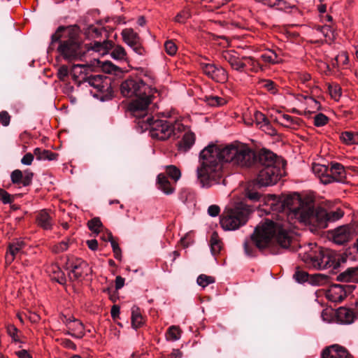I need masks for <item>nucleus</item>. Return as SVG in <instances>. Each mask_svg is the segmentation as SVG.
Masks as SVG:
<instances>
[{
	"instance_id": "1",
	"label": "nucleus",
	"mask_w": 358,
	"mask_h": 358,
	"mask_svg": "<svg viewBox=\"0 0 358 358\" xmlns=\"http://www.w3.org/2000/svg\"><path fill=\"white\" fill-rule=\"evenodd\" d=\"M200 166L196 169L197 179L202 187H209L220 182L223 162L257 170V178L249 182L245 189V196L251 202L263 201L269 210L285 212L292 218L310 226L311 231L325 229L329 222L340 220L344 215L341 209L328 212L322 207H315L302 200L300 195L277 197L270 195L266 199L264 187L275 184L282 175V161L272 152L262 149L256 152L248 145L235 143L227 145L210 144L199 154Z\"/></svg>"
},
{
	"instance_id": "54",
	"label": "nucleus",
	"mask_w": 358,
	"mask_h": 358,
	"mask_svg": "<svg viewBox=\"0 0 358 358\" xmlns=\"http://www.w3.org/2000/svg\"><path fill=\"white\" fill-rule=\"evenodd\" d=\"M115 48V44L111 41H104L103 42V54L107 53L108 50Z\"/></svg>"
},
{
	"instance_id": "59",
	"label": "nucleus",
	"mask_w": 358,
	"mask_h": 358,
	"mask_svg": "<svg viewBox=\"0 0 358 358\" xmlns=\"http://www.w3.org/2000/svg\"><path fill=\"white\" fill-rule=\"evenodd\" d=\"M335 287L341 288L346 296L348 294L350 293L353 289H355V286H349V285H334Z\"/></svg>"
},
{
	"instance_id": "5",
	"label": "nucleus",
	"mask_w": 358,
	"mask_h": 358,
	"mask_svg": "<svg viewBox=\"0 0 358 358\" xmlns=\"http://www.w3.org/2000/svg\"><path fill=\"white\" fill-rule=\"evenodd\" d=\"M341 259L343 262L345 261L339 255L334 253L329 250L322 248H317L315 250L305 252L302 257L303 262L310 264L318 269H325L327 268L336 269L340 266Z\"/></svg>"
},
{
	"instance_id": "25",
	"label": "nucleus",
	"mask_w": 358,
	"mask_h": 358,
	"mask_svg": "<svg viewBox=\"0 0 358 358\" xmlns=\"http://www.w3.org/2000/svg\"><path fill=\"white\" fill-rule=\"evenodd\" d=\"M224 58L230 64L234 69L237 71H243L246 65L245 63L242 62L238 57L230 53L224 55Z\"/></svg>"
},
{
	"instance_id": "43",
	"label": "nucleus",
	"mask_w": 358,
	"mask_h": 358,
	"mask_svg": "<svg viewBox=\"0 0 358 358\" xmlns=\"http://www.w3.org/2000/svg\"><path fill=\"white\" fill-rule=\"evenodd\" d=\"M166 53L171 56L174 55L177 52V46L172 41H167L164 44Z\"/></svg>"
},
{
	"instance_id": "23",
	"label": "nucleus",
	"mask_w": 358,
	"mask_h": 358,
	"mask_svg": "<svg viewBox=\"0 0 358 358\" xmlns=\"http://www.w3.org/2000/svg\"><path fill=\"white\" fill-rule=\"evenodd\" d=\"M34 154L38 160H55L57 159L58 154L52 152L50 150H43L40 148H36L34 150Z\"/></svg>"
},
{
	"instance_id": "39",
	"label": "nucleus",
	"mask_w": 358,
	"mask_h": 358,
	"mask_svg": "<svg viewBox=\"0 0 358 358\" xmlns=\"http://www.w3.org/2000/svg\"><path fill=\"white\" fill-rule=\"evenodd\" d=\"M259 89L266 88V90H275L277 85L271 80H259L257 82Z\"/></svg>"
},
{
	"instance_id": "58",
	"label": "nucleus",
	"mask_w": 358,
	"mask_h": 358,
	"mask_svg": "<svg viewBox=\"0 0 358 358\" xmlns=\"http://www.w3.org/2000/svg\"><path fill=\"white\" fill-rule=\"evenodd\" d=\"M307 104L309 105L310 107L316 110H319L320 108L319 102L312 97H309L308 99Z\"/></svg>"
},
{
	"instance_id": "6",
	"label": "nucleus",
	"mask_w": 358,
	"mask_h": 358,
	"mask_svg": "<svg viewBox=\"0 0 358 358\" xmlns=\"http://www.w3.org/2000/svg\"><path fill=\"white\" fill-rule=\"evenodd\" d=\"M57 51L64 59L69 62L81 59L85 55L81 43L73 34H69L67 39L61 42Z\"/></svg>"
},
{
	"instance_id": "57",
	"label": "nucleus",
	"mask_w": 358,
	"mask_h": 358,
	"mask_svg": "<svg viewBox=\"0 0 358 358\" xmlns=\"http://www.w3.org/2000/svg\"><path fill=\"white\" fill-rule=\"evenodd\" d=\"M275 7L279 10H285L290 8L289 4L285 0H277Z\"/></svg>"
},
{
	"instance_id": "51",
	"label": "nucleus",
	"mask_w": 358,
	"mask_h": 358,
	"mask_svg": "<svg viewBox=\"0 0 358 358\" xmlns=\"http://www.w3.org/2000/svg\"><path fill=\"white\" fill-rule=\"evenodd\" d=\"M335 60L336 62L332 63L333 66H335L336 64L338 65V64L341 62H343V64H345L348 62V57L345 53L343 52L342 54L338 55L335 58Z\"/></svg>"
},
{
	"instance_id": "3",
	"label": "nucleus",
	"mask_w": 358,
	"mask_h": 358,
	"mask_svg": "<svg viewBox=\"0 0 358 358\" xmlns=\"http://www.w3.org/2000/svg\"><path fill=\"white\" fill-rule=\"evenodd\" d=\"M251 241H245L243 245L248 257L255 255V248L259 250L268 248L273 255L280 254L289 248L292 239L287 233V223L266 219L264 223L255 227Z\"/></svg>"
},
{
	"instance_id": "33",
	"label": "nucleus",
	"mask_w": 358,
	"mask_h": 358,
	"mask_svg": "<svg viewBox=\"0 0 358 358\" xmlns=\"http://www.w3.org/2000/svg\"><path fill=\"white\" fill-rule=\"evenodd\" d=\"M180 337V331L178 327L171 326L166 332V338L168 340L176 341Z\"/></svg>"
},
{
	"instance_id": "11",
	"label": "nucleus",
	"mask_w": 358,
	"mask_h": 358,
	"mask_svg": "<svg viewBox=\"0 0 358 358\" xmlns=\"http://www.w3.org/2000/svg\"><path fill=\"white\" fill-rule=\"evenodd\" d=\"M34 173L29 169L22 172L20 169H15L10 173L11 182L15 185L22 184L24 187L29 186L32 182Z\"/></svg>"
},
{
	"instance_id": "38",
	"label": "nucleus",
	"mask_w": 358,
	"mask_h": 358,
	"mask_svg": "<svg viewBox=\"0 0 358 358\" xmlns=\"http://www.w3.org/2000/svg\"><path fill=\"white\" fill-rule=\"evenodd\" d=\"M57 76L59 79L63 82L66 83L69 81V69L66 65H62L58 69Z\"/></svg>"
},
{
	"instance_id": "49",
	"label": "nucleus",
	"mask_w": 358,
	"mask_h": 358,
	"mask_svg": "<svg viewBox=\"0 0 358 358\" xmlns=\"http://www.w3.org/2000/svg\"><path fill=\"white\" fill-rule=\"evenodd\" d=\"M190 13L187 10L180 12L175 18L176 22L179 23H185L186 20L190 17Z\"/></svg>"
},
{
	"instance_id": "45",
	"label": "nucleus",
	"mask_w": 358,
	"mask_h": 358,
	"mask_svg": "<svg viewBox=\"0 0 358 358\" xmlns=\"http://www.w3.org/2000/svg\"><path fill=\"white\" fill-rule=\"evenodd\" d=\"M85 34L91 36L99 37L101 35V30L94 27L93 24H90L87 27Z\"/></svg>"
},
{
	"instance_id": "28",
	"label": "nucleus",
	"mask_w": 358,
	"mask_h": 358,
	"mask_svg": "<svg viewBox=\"0 0 358 358\" xmlns=\"http://www.w3.org/2000/svg\"><path fill=\"white\" fill-rule=\"evenodd\" d=\"M204 101L210 106H221L226 103L224 99L217 96H206L203 99Z\"/></svg>"
},
{
	"instance_id": "15",
	"label": "nucleus",
	"mask_w": 358,
	"mask_h": 358,
	"mask_svg": "<svg viewBox=\"0 0 358 358\" xmlns=\"http://www.w3.org/2000/svg\"><path fill=\"white\" fill-rule=\"evenodd\" d=\"M36 222L37 224L45 230H50L52 227V219L46 210L36 213Z\"/></svg>"
},
{
	"instance_id": "37",
	"label": "nucleus",
	"mask_w": 358,
	"mask_h": 358,
	"mask_svg": "<svg viewBox=\"0 0 358 358\" xmlns=\"http://www.w3.org/2000/svg\"><path fill=\"white\" fill-rule=\"evenodd\" d=\"M166 173L175 181L178 180L181 176V173L180 170L173 165L168 166L166 167Z\"/></svg>"
},
{
	"instance_id": "55",
	"label": "nucleus",
	"mask_w": 358,
	"mask_h": 358,
	"mask_svg": "<svg viewBox=\"0 0 358 358\" xmlns=\"http://www.w3.org/2000/svg\"><path fill=\"white\" fill-rule=\"evenodd\" d=\"M133 50L139 55H143L145 54V49L141 45V43H137L136 45L130 46Z\"/></svg>"
},
{
	"instance_id": "16",
	"label": "nucleus",
	"mask_w": 358,
	"mask_h": 358,
	"mask_svg": "<svg viewBox=\"0 0 358 358\" xmlns=\"http://www.w3.org/2000/svg\"><path fill=\"white\" fill-rule=\"evenodd\" d=\"M341 282H358V267H350L341 273L336 278Z\"/></svg>"
},
{
	"instance_id": "60",
	"label": "nucleus",
	"mask_w": 358,
	"mask_h": 358,
	"mask_svg": "<svg viewBox=\"0 0 358 358\" xmlns=\"http://www.w3.org/2000/svg\"><path fill=\"white\" fill-rule=\"evenodd\" d=\"M124 285V278L121 276H117L115 279V289H120Z\"/></svg>"
},
{
	"instance_id": "19",
	"label": "nucleus",
	"mask_w": 358,
	"mask_h": 358,
	"mask_svg": "<svg viewBox=\"0 0 358 358\" xmlns=\"http://www.w3.org/2000/svg\"><path fill=\"white\" fill-rule=\"evenodd\" d=\"M123 41L129 46L136 45L137 43L141 42V38L138 34L135 32L132 29H124L122 31Z\"/></svg>"
},
{
	"instance_id": "4",
	"label": "nucleus",
	"mask_w": 358,
	"mask_h": 358,
	"mask_svg": "<svg viewBox=\"0 0 358 358\" xmlns=\"http://www.w3.org/2000/svg\"><path fill=\"white\" fill-rule=\"evenodd\" d=\"M252 211V207L244 201L236 203L233 207L224 210L220 217V224L224 230L237 229L246 224Z\"/></svg>"
},
{
	"instance_id": "13",
	"label": "nucleus",
	"mask_w": 358,
	"mask_h": 358,
	"mask_svg": "<svg viewBox=\"0 0 358 358\" xmlns=\"http://www.w3.org/2000/svg\"><path fill=\"white\" fill-rule=\"evenodd\" d=\"M337 320L341 324H351L356 318V315L352 309L340 307L336 310Z\"/></svg>"
},
{
	"instance_id": "32",
	"label": "nucleus",
	"mask_w": 358,
	"mask_h": 358,
	"mask_svg": "<svg viewBox=\"0 0 358 358\" xmlns=\"http://www.w3.org/2000/svg\"><path fill=\"white\" fill-rule=\"evenodd\" d=\"M282 117L285 122H280V124L287 127H290L292 125H299L301 122L299 118L292 117L289 115L284 114Z\"/></svg>"
},
{
	"instance_id": "64",
	"label": "nucleus",
	"mask_w": 358,
	"mask_h": 358,
	"mask_svg": "<svg viewBox=\"0 0 358 358\" xmlns=\"http://www.w3.org/2000/svg\"><path fill=\"white\" fill-rule=\"evenodd\" d=\"M182 356V353L178 349H174L169 355L170 358H181Z\"/></svg>"
},
{
	"instance_id": "53",
	"label": "nucleus",
	"mask_w": 358,
	"mask_h": 358,
	"mask_svg": "<svg viewBox=\"0 0 358 358\" xmlns=\"http://www.w3.org/2000/svg\"><path fill=\"white\" fill-rule=\"evenodd\" d=\"M220 208L217 205H211L208 208V213L211 217H215L219 215Z\"/></svg>"
},
{
	"instance_id": "46",
	"label": "nucleus",
	"mask_w": 358,
	"mask_h": 358,
	"mask_svg": "<svg viewBox=\"0 0 358 358\" xmlns=\"http://www.w3.org/2000/svg\"><path fill=\"white\" fill-rule=\"evenodd\" d=\"M0 200L5 204L11 203L13 201V196L3 189H0Z\"/></svg>"
},
{
	"instance_id": "61",
	"label": "nucleus",
	"mask_w": 358,
	"mask_h": 358,
	"mask_svg": "<svg viewBox=\"0 0 358 358\" xmlns=\"http://www.w3.org/2000/svg\"><path fill=\"white\" fill-rule=\"evenodd\" d=\"M111 317L115 320L119 317L120 314V307L117 305L113 306L111 310H110Z\"/></svg>"
},
{
	"instance_id": "21",
	"label": "nucleus",
	"mask_w": 358,
	"mask_h": 358,
	"mask_svg": "<svg viewBox=\"0 0 358 358\" xmlns=\"http://www.w3.org/2000/svg\"><path fill=\"white\" fill-rule=\"evenodd\" d=\"M66 29V27L64 26H59L56 31L51 36V41L48 48L47 52L48 54L51 53L55 49V43L63 42L62 38H63V32Z\"/></svg>"
},
{
	"instance_id": "31",
	"label": "nucleus",
	"mask_w": 358,
	"mask_h": 358,
	"mask_svg": "<svg viewBox=\"0 0 358 358\" xmlns=\"http://www.w3.org/2000/svg\"><path fill=\"white\" fill-rule=\"evenodd\" d=\"M87 226L90 231L98 234L100 231V229L103 227V224L99 217H94L88 221Z\"/></svg>"
},
{
	"instance_id": "17",
	"label": "nucleus",
	"mask_w": 358,
	"mask_h": 358,
	"mask_svg": "<svg viewBox=\"0 0 358 358\" xmlns=\"http://www.w3.org/2000/svg\"><path fill=\"white\" fill-rule=\"evenodd\" d=\"M71 273L73 274V279L78 280L83 276L85 270L88 267V264L86 262L78 259L71 264Z\"/></svg>"
},
{
	"instance_id": "35",
	"label": "nucleus",
	"mask_w": 358,
	"mask_h": 358,
	"mask_svg": "<svg viewBox=\"0 0 358 358\" xmlns=\"http://www.w3.org/2000/svg\"><path fill=\"white\" fill-rule=\"evenodd\" d=\"M126 55L127 53L124 48L119 45L115 46L111 53L112 57L115 59H122L126 57Z\"/></svg>"
},
{
	"instance_id": "18",
	"label": "nucleus",
	"mask_w": 358,
	"mask_h": 358,
	"mask_svg": "<svg viewBox=\"0 0 358 358\" xmlns=\"http://www.w3.org/2000/svg\"><path fill=\"white\" fill-rule=\"evenodd\" d=\"M195 134L192 131L186 132L178 143V150L181 152L188 151L195 143Z\"/></svg>"
},
{
	"instance_id": "56",
	"label": "nucleus",
	"mask_w": 358,
	"mask_h": 358,
	"mask_svg": "<svg viewBox=\"0 0 358 358\" xmlns=\"http://www.w3.org/2000/svg\"><path fill=\"white\" fill-rule=\"evenodd\" d=\"M108 241L110 242V245H111V247L113 248V250H117L118 249H120L118 243H117V241L114 239L113 236V234L111 232H108Z\"/></svg>"
},
{
	"instance_id": "22",
	"label": "nucleus",
	"mask_w": 358,
	"mask_h": 358,
	"mask_svg": "<svg viewBox=\"0 0 358 358\" xmlns=\"http://www.w3.org/2000/svg\"><path fill=\"white\" fill-rule=\"evenodd\" d=\"M157 185L158 188L162 190L164 193L166 194H172L175 189L171 185V183L169 180H168L167 177L163 174L160 173L157 176Z\"/></svg>"
},
{
	"instance_id": "52",
	"label": "nucleus",
	"mask_w": 358,
	"mask_h": 358,
	"mask_svg": "<svg viewBox=\"0 0 358 358\" xmlns=\"http://www.w3.org/2000/svg\"><path fill=\"white\" fill-rule=\"evenodd\" d=\"M34 154L28 152L21 159V163L24 165H31L34 160Z\"/></svg>"
},
{
	"instance_id": "63",
	"label": "nucleus",
	"mask_w": 358,
	"mask_h": 358,
	"mask_svg": "<svg viewBox=\"0 0 358 358\" xmlns=\"http://www.w3.org/2000/svg\"><path fill=\"white\" fill-rule=\"evenodd\" d=\"M19 358H32L26 350H22L16 352Z\"/></svg>"
},
{
	"instance_id": "2",
	"label": "nucleus",
	"mask_w": 358,
	"mask_h": 358,
	"mask_svg": "<svg viewBox=\"0 0 358 358\" xmlns=\"http://www.w3.org/2000/svg\"><path fill=\"white\" fill-rule=\"evenodd\" d=\"M124 96H130L128 110L136 117L138 131L143 132L150 129L153 138L165 141L175 136V127L166 120H154L147 117L148 106L152 103V95L147 94L145 91H120Z\"/></svg>"
},
{
	"instance_id": "36",
	"label": "nucleus",
	"mask_w": 358,
	"mask_h": 358,
	"mask_svg": "<svg viewBox=\"0 0 358 358\" xmlns=\"http://www.w3.org/2000/svg\"><path fill=\"white\" fill-rule=\"evenodd\" d=\"M254 121L256 122L257 125H260V127L268 126L269 124L267 117L259 111H256L255 113Z\"/></svg>"
},
{
	"instance_id": "8",
	"label": "nucleus",
	"mask_w": 358,
	"mask_h": 358,
	"mask_svg": "<svg viewBox=\"0 0 358 358\" xmlns=\"http://www.w3.org/2000/svg\"><path fill=\"white\" fill-rule=\"evenodd\" d=\"M294 278L299 283L308 281L310 284L315 285H322L327 280V275L320 273L310 275L306 271L299 268L296 269Z\"/></svg>"
},
{
	"instance_id": "26",
	"label": "nucleus",
	"mask_w": 358,
	"mask_h": 358,
	"mask_svg": "<svg viewBox=\"0 0 358 358\" xmlns=\"http://www.w3.org/2000/svg\"><path fill=\"white\" fill-rule=\"evenodd\" d=\"M115 91H90L92 96L101 101H106L112 99Z\"/></svg>"
},
{
	"instance_id": "20",
	"label": "nucleus",
	"mask_w": 358,
	"mask_h": 358,
	"mask_svg": "<svg viewBox=\"0 0 358 358\" xmlns=\"http://www.w3.org/2000/svg\"><path fill=\"white\" fill-rule=\"evenodd\" d=\"M146 84L145 83L141 80V78H130L126 80L121 85L120 90H141L142 88H145Z\"/></svg>"
},
{
	"instance_id": "48",
	"label": "nucleus",
	"mask_w": 358,
	"mask_h": 358,
	"mask_svg": "<svg viewBox=\"0 0 358 358\" xmlns=\"http://www.w3.org/2000/svg\"><path fill=\"white\" fill-rule=\"evenodd\" d=\"M71 243L72 242L70 239H68L66 241H62L55 247L54 250L57 253L62 252L68 249L69 244Z\"/></svg>"
},
{
	"instance_id": "62",
	"label": "nucleus",
	"mask_w": 358,
	"mask_h": 358,
	"mask_svg": "<svg viewBox=\"0 0 358 358\" xmlns=\"http://www.w3.org/2000/svg\"><path fill=\"white\" fill-rule=\"evenodd\" d=\"M87 245L88 248L92 250H96L98 248V242L96 239H92L87 241Z\"/></svg>"
},
{
	"instance_id": "50",
	"label": "nucleus",
	"mask_w": 358,
	"mask_h": 358,
	"mask_svg": "<svg viewBox=\"0 0 358 358\" xmlns=\"http://www.w3.org/2000/svg\"><path fill=\"white\" fill-rule=\"evenodd\" d=\"M17 332H18V329L14 325H12V324L8 325L7 333L8 334V335L10 336H11L13 338V339L15 342L19 341L18 336H17Z\"/></svg>"
},
{
	"instance_id": "41",
	"label": "nucleus",
	"mask_w": 358,
	"mask_h": 358,
	"mask_svg": "<svg viewBox=\"0 0 358 358\" xmlns=\"http://www.w3.org/2000/svg\"><path fill=\"white\" fill-rule=\"evenodd\" d=\"M329 120V118L323 113L317 114L314 117V125L316 127H322L325 125Z\"/></svg>"
},
{
	"instance_id": "34",
	"label": "nucleus",
	"mask_w": 358,
	"mask_h": 358,
	"mask_svg": "<svg viewBox=\"0 0 358 358\" xmlns=\"http://www.w3.org/2000/svg\"><path fill=\"white\" fill-rule=\"evenodd\" d=\"M99 63L101 64V69L105 73H112L120 70V69L110 61L99 62Z\"/></svg>"
},
{
	"instance_id": "7",
	"label": "nucleus",
	"mask_w": 358,
	"mask_h": 358,
	"mask_svg": "<svg viewBox=\"0 0 358 358\" xmlns=\"http://www.w3.org/2000/svg\"><path fill=\"white\" fill-rule=\"evenodd\" d=\"M346 173L344 166L337 162L332 163L329 167V173L327 178L322 179V182L329 184L334 181L342 182L345 178Z\"/></svg>"
},
{
	"instance_id": "10",
	"label": "nucleus",
	"mask_w": 358,
	"mask_h": 358,
	"mask_svg": "<svg viewBox=\"0 0 358 358\" xmlns=\"http://www.w3.org/2000/svg\"><path fill=\"white\" fill-rule=\"evenodd\" d=\"M201 68L203 73L215 82L223 83L227 78L225 70L213 64H201Z\"/></svg>"
},
{
	"instance_id": "44",
	"label": "nucleus",
	"mask_w": 358,
	"mask_h": 358,
	"mask_svg": "<svg viewBox=\"0 0 358 358\" xmlns=\"http://www.w3.org/2000/svg\"><path fill=\"white\" fill-rule=\"evenodd\" d=\"M277 57L278 55L274 51H271L269 54L266 53L262 55V58L264 62L272 64L278 62V61L276 60Z\"/></svg>"
},
{
	"instance_id": "40",
	"label": "nucleus",
	"mask_w": 358,
	"mask_h": 358,
	"mask_svg": "<svg viewBox=\"0 0 358 358\" xmlns=\"http://www.w3.org/2000/svg\"><path fill=\"white\" fill-rule=\"evenodd\" d=\"M214 282L215 279L213 277L208 276L204 274H201L197 278V283L203 287H205Z\"/></svg>"
},
{
	"instance_id": "27",
	"label": "nucleus",
	"mask_w": 358,
	"mask_h": 358,
	"mask_svg": "<svg viewBox=\"0 0 358 358\" xmlns=\"http://www.w3.org/2000/svg\"><path fill=\"white\" fill-rule=\"evenodd\" d=\"M341 140L348 144L358 143V134L352 131H345L341 134Z\"/></svg>"
},
{
	"instance_id": "14",
	"label": "nucleus",
	"mask_w": 358,
	"mask_h": 358,
	"mask_svg": "<svg viewBox=\"0 0 358 358\" xmlns=\"http://www.w3.org/2000/svg\"><path fill=\"white\" fill-rule=\"evenodd\" d=\"M71 79L72 82L76 85L77 87H80L82 84L87 83L90 86L98 88L99 83L102 81V76L96 75L91 76L90 77L84 76L82 78V80H78L77 76H73Z\"/></svg>"
},
{
	"instance_id": "24",
	"label": "nucleus",
	"mask_w": 358,
	"mask_h": 358,
	"mask_svg": "<svg viewBox=\"0 0 358 358\" xmlns=\"http://www.w3.org/2000/svg\"><path fill=\"white\" fill-rule=\"evenodd\" d=\"M143 318L141 313L140 308L134 306L131 308V325L134 329H138L143 324Z\"/></svg>"
},
{
	"instance_id": "47",
	"label": "nucleus",
	"mask_w": 358,
	"mask_h": 358,
	"mask_svg": "<svg viewBox=\"0 0 358 358\" xmlns=\"http://www.w3.org/2000/svg\"><path fill=\"white\" fill-rule=\"evenodd\" d=\"M10 118L11 117L7 111L2 110L0 112V122L3 126H8L10 122Z\"/></svg>"
},
{
	"instance_id": "9",
	"label": "nucleus",
	"mask_w": 358,
	"mask_h": 358,
	"mask_svg": "<svg viewBox=\"0 0 358 358\" xmlns=\"http://www.w3.org/2000/svg\"><path fill=\"white\" fill-rule=\"evenodd\" d=\"M329 233L332 236L333 241L338 245H344L352 238V229L348 224L340 226Z\"/></svg>"
},
{
	"instance_id": "12",
	"label": "nucleus",
	"mask_w": 358,
	"mask_h": 358,
	"mask_svg": "<svg viewBox=\"0 0 358 358\" xmlns=\"http://www.w3.org/2000/svg\"><path fill=\"white\" fill-rule=\"evenodd\" d=\"M321 358H352V356L345 348L335 344L326 348Z\"/></svg>"
},
{
	"instance_id": "29",
	"label": "nucleus",
	"mask_w": 358,
	"mask_h": 358,
	"mask_svg": "<svg viewBox=\"0 0 358 358\" xmlns=\"http://www.w3.org/2000/svg\"><path fill=\"white\" fill-rule=\"evenodd\" d=\"M221 243L218 239L217 234L214 232L210 238V250L213 255H217L221 250Z\"/></svg>"
},
{
	"instance_id": "42",
	"label": "nucleus",
	"mask_w": 358,
	"mask_h": 358,
	"mask_svg": "<svg viewBox=\"0 0 358 358\" xmlns=\"http://www.w3.org/2000/svg\"><path fill=\"white\" fill-rule=\"evenodd\" d=\"M23 245V242L10 243L8 245V252L11 253L12 255L15 256L22 250Z\"/></svg>"
},
{
	"instance_id": "30",
	"label": "nucleus",
	"mask_w": 358,
	"mask_h": 358,
	"mask_svg": "<svg viewBox=\"0 0 358 358\" xmlns=\"http://www.w3.org/2000/svg\"><path fill=\"white\" fill-rule=\"evenodd\" d=\"M313 171L315 174L318 175L320 179L327 178L329 173V166L321 164H314L313 166Z\"/></svg>"
}]
</instances>
